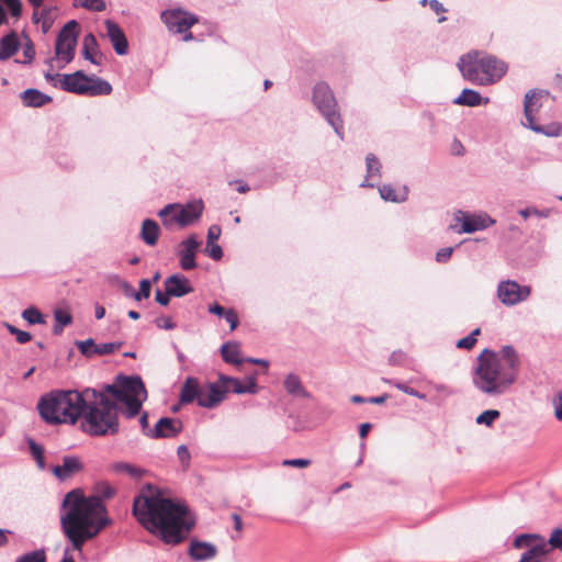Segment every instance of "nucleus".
<instances>
[{
	"label": "nucleus",
	"mask_w": 562,
	"mask_h": 562,
	"mask_svg": "<svg viewBox=\"0 0 562 562\" xmlns=\"http://www.w3.org/2000/svg\"><path fill=\"white\" fill-rule=\"evenodd\" d=\"M40 415L48 424H75L87 409L81 427L91 436L115 435L119 431L116 405L95 389L56 391L41 398Z\"/></svg>",
	"instance_id": "1"
},
{
	"label": "nucleus",
	"mask_w": 562,
	"mask_h": 562,
	"mask_svg": "<svg viewBox=\"0 0 562 562\" xmlns=\"http://www.w3.org/2000/svg\"><path fill=\"white\" fill-rule=\"evenodd\" d=\"M133 514L148 531H159L168 544L180 543L195 524L194 516L186 505L162 497L150 485L135 497Z\"/></svg>",
	"instance_id": "2"
},
{
	"label": "nucleus",
	"mask_w": 562,
	"mask_h": 562,
	"mask_svg": "<svg viewBox=\"0 0 562 562\" xmlns=\"http://www.w3.org/2000/svg\"><path fill=\"white\" fill-rule=\"evenodd\" d=\"M112 520L101 497L86 496L81 490L68 492L61 503L60 528L71 549L82 551Z\"/></svg>",
	"instance_id": "3"
},
{
	"label": "nucleus",
	"mask_w": 562,
	"mask_h": 562,
	"mask_svg": "<svg viewBox=\"0 0 562 562\" xmlns=\"http://www.w3.org/2000/svg\"><path fill=\"white\" fill-rule=\"evenodd\" d=\"M519 358L512 346L499 352L484 349L476 359L474 386L488 396H499L509 391L517 380Z\"/></svg>",
	"instance_id": "4"
},
{
	"label": "nucleus",
	"mask_w": 562,
	"mask_h": 562,
	"mask_svg": "<svg viewBox=\"0 0 562 562\" xmlns=\"http://www.w3.org/2000/svg\"><path fill=\"white\" fill-rule=\"evenodd\" d=\"M458 68L465 80L479 86L493 85L507 71L503 60L477 50L462 55Z\"/></svg>",
	"instance_id": "5"
},
{
	"label": "nucleus",
	"mask_w": 562,
	"mask_h": 562,
	"mask_svg": "<svg viewBox=\"0 0 562 562\" xmlns=\"http://www.w3.org/2000/svg\"><path fill=\"white\" fill-rule=\"evenodd\" d=\"M54 87L89 97L109 95L112 92V86L106 80L97 76H87L82 70L58 76V83L54 82Z\"/></svg>",
	"instance_id": "6"
},
{
	"label": "nucleus",
	"mask_w": 562,
	"mask_h": 562,
	"mask_svg": "<svg viewBox=\"0 0 562 562\" xmlns=\"http://www.w3.org/2000/svg\"><path fill=\"white\" fill-rule=\"evenodd\" d=\"M203 209L202 200H193L184 205L171 203L161 209L158 216L167 228H171L175 224L186 227L201 217Z\"/></svg>",
	"instance_id": "7"
},
{
	"label": "nucleus",
	"mask_w": 562,
	"mask_h": 562,
	"mask_svg": "<svg viewBox=\"0 0 562 562\" xmlns=\"http://www.w3.org/2000/svg\"><path fill=\"white\" fill-rule=\"evenodd\" d=\"M313 102L326 119L327 123L334 128L335 133L342 138V120L337 111V102L329 86L325 82H318L313 90Z\"/></svg>",
	"instance_id": "8"
},
{
	"label": "nucleus",
	"mask_w": 562,
	"mask_h": 562,
	"mask_svg": "<svg viewBox=\"0 0 562 562\" xmlns=\"http://www.w3.org/2000/svg\"><path fill=\"white\" fill-rule=\"evenodd\" d=\"M78 22L71 20L59 31L55 44V58L48 60L50 68H53L55 60L61 63L58 67L63 68L74 59L78 41Z\"/></svg>",
	"instance_id": "9"
},
{
	"label": "nucleus",
	"mask_w": 562,
	"mask_h": 562,
	"mask_svg": "<svg viewBox=\"0 0 562 562\" xmlns=\"http://www.w3.org/2000/svg\"><path fill=\"white\" fill-rule=\"evenodd\" d=\"M100 392L104 393L111 401L125 398H146L147 392L142 379L138 375H119L114 384L105 385ZM117 406V404H115Z\"/></svg>",
	"instance_id": "10"
},
{
	"label": "nucleus",
	"mask_w": 562,
	"mask_h": 562,
	"mask_svg": "<svg viewBox=\"0 0 562 562\" xmlns=\"http://www.w3.org/2000/svg\"><path fill=\"white\" fill-rule=\"evenodd\" d=\"M542 97V92H537L535 90H530L526 93L524 101V113L527 121L526 126L536 133L543 134L549 137L560 136L562 135V124L551 123L543 126L535 123L533 113L538 111V108L540 106L538 101Z\"/></svg>",
	"instance_id": "11"
},
{
	"label": "nucleus",
	"mask_w": 562,
	"mask_h": 562,
	"mask_svg": "<svg viewBox=\"0 0 562 562\" xmlns=\"http://www.w3.org/2000/svg\"><path fill=\"white\" fill-rule=\"evenodd\" d=\"M514 547L525 549L518 562H541L548 552L544 538L538 533H522L515 538Z\"/></svg>",
	"instance_id": "12"
},
{
	"label": "nucleus",
	"mask_w": 562,
	"mask_h": 562,
	"mask_svg": "<svg viewBox=\"0 0 562 562\" xmlns=\"http://www.w3.org/2000/svg\"><path fill=\"white\" fill-rule=\"evenodd\" d=\"M160 20L170 33L180 34L199 23L200 18L182 8H171L160 13Z\"/></svg>",
	"instance_id": "13"
},
{
	"label": "nucleus",
	"mask_w": 562,
	"mask_h": 562,
	"mask_svg": "<svg viewBox=\"0 0 562 562\" xmlns=\"http://www.w3.org/2000/svg\"><path fill=\"white\" fill-rule=\"evenodd\" d=\"M530 292V286L520 285L513 280L501 281L497 286V297L506 306H514L526 301Z\"/></svg>",
	"instance_id": "14"
},
{
	"label": "nucleus",
	"mask_w": 562,
	"mask_h": 562,
	"mask_svg": "<svg viewBox=\"0 0 562 562\" xmlns=\"http://www.w3.org/2000/svg\"><path fill=\"white\" fill-rule=\"evenodd\" d=\"M454 218L462 224L459 233L465 234L485 229L495 223V221L485 213L470 214L461 210L456 212Z\"/></svg>",
	"instance_id": "15"
},
{
	"label": "nucleus",
	"mask_w": 562,
	"mask_h": 562,
	"mask_svg": "<svg viewBox=\"0 0 562 562\" xmlns=\"http://www.w3.org/2000/svg\"><path fill=\"white\" fill-rule=\"evenodd\" d=\"M227 393L225 382L220 380V383H207L200 387L199 406L205 408H213L217 406Z\"/></svg>",
	"instance_id": "16"
},
{
	"label": "nucleus",
	"mask_w": 562,
	"mask_h": 562,
	"mask_svg": "<svg viewBox=\"0 0 562 562\" xmlns=\"http://www.w3.org/2000/svg\"><path fill=\"white\" fill-rule=\"evenodd\" d=\"M201 243L195 235H190L188 238L179 244L177 255L180 259V267L186 270H193L196 268L195 255Z\"/></svg>",
	"instance_id": "17"
},
{
	"label": "nucleus",
	"mask_w": 562,
	"mask_h": 562,
	"mask_svg": "<svg viewBox=\"0 0 562 562\" xmlns=\"http://www.w3.org/2000/svg\"><path fill=\"white\" fill-rule=\"evenodd\" d=\"M181 430V420L170 417H162L157 422L154 429H149L145 434L150 438H173Z\"/></svg>",
	"instance_id": "18"
},
{
	"label": "nucleus",
	"mask_w": 562,
	"mask_h": 562,
	"mask_svg": "<svg viewBox=\"0 0 562 562\" xmlns=\"http://www.w3.org/2000/svg\"><path fill=\"white\" fill-rule=\"evenodd\" d=\"M106 36L109 37L117 55H126L128 52V42L117 23L112 20H105Z\"/></svg>",
	"instance_id": "19"
},
{
	"label": "nucleus",
	"mask_w": 562,
	"mask_h": 562,
	"mask_svg": "<svg viewBox=\"0 0 562 562\" xmlns=\"http://www.w3.org/2000/svg\"><path fill=\"white\" fill-rule=\"evenodd\" d=\"M165 290L175 297L184 296L193 291L189 279L176 273L165 280Z\"/></svg>",
	"instance_id": "20"
},
{
	"label": "nucleus",
	"mask_w": 562,
	"mask_h": 562,
	"mask_svg": "<svg viewBox=\"0 0 562 562\" xmlns=\"http://www.w3.org/2000/svg\"><path fill=\"white\" fill-rule=\"evenodd\" d=\"M82 468V462L78 457L66 456L63 458V464L53 467L52 471L58 480L66 481L80 472Z\"/></svg>",
	"instance_id": "21"
},
{
	"label": "nucleus",
	"mask_w": 562,
	"mask_h": 562,
	"mask_svg": "<svg viewBox=\"0 0 562 562\" xmlns=\"http://www.w3.org/2000/svg\"><path fill=\"white\" fill-rule=\"evenodd\" d=\"M188 553L194 561H205L213 559L217 553V549L210 542L192 540Z\"/></svg>",
	"instance_id": "22"
},
{
	"label": "nucleus",
	"mask_w": 562,
	"mask_h": 562,
	"mask_svg": "<svg viewBox=\"0 0 562 562\" xmlns=\"http://www.w3.org/2000/svg\"><path fill=\"white\" fill-rule=\"evenodd\" d=\"M20 99L26 108H41L53 100L48 94H45L34 88H30L21 92Z\"/></svg>",
	"instance_id": "23"
},
{
	"label": "nucleus",
	"mask_w": 562,
	"mask_h": 562,
	"mask_svg": "<svg viewBox=\"0 0 562 562\" xmlns=\"http://www.w3.org/2000/svg\"><path fill=\"white\" fill-rule=\"evenodd\" d=\"M200 387L201 385H199L198 379L192 376L187 378L181 387L180 402L182 404H189L193 401L199 403Z\"/></svg>",
	"instance_id": "24"
},
{
	"label": "nucleus",
	"mask_w": 562,
	"mask_h": 562,
	"mask_svg": "<svg viewBox=\"0 0 562 562\" xmlns=\"http://www.w3.org/2000/svg\"><path fill=\"white\" fill-rule=\"evenodd\" d=\"M454 104L465 106H477L481 104H487L488 98H483L477 91L472 89H463L458 98L454 99Z\"/></svg>",
	"instance_id": "25"
},
{
	"label": "nucleus",
	"mask_w": 562,
	"mask_h": 562,
	"mask_svg": "<svg viewBox=\"0 0 562 562\" xmlns=\"http://www.w3.org/2000/svg\"><path fill=\"white\" fill-rule=\"evenodd\" d=\"M160 227L154 220L146 218L143 221L140 229V238L148 246H155L158 241Z\"/></svg>",
	"instance_id": "26"
},
{
	"label": "nucleus",
	"mask_w": 562,
	"mask_h": 562,
	"mask_svg": "<svg viewBox=\"0 0 562 562\" xmlns=\"http://www.w3.org/2000/svg\"><path fill=\"white\" fill-rule=\"evenodd\" d=\"M221 381L225 382V385L227 386V392L229 390L236 394H245V393L255 394L257 392V384L254 380H250L247 384H243L236 378H229V376L222 375Z\"/></svg>",
	"instance_id": "27"
},
{
	"label": "nucleus",
	"mask_w": 562,
	"mask_h": 562,
	"mask_svg": "<svg viewBox=\"0 0 562 562\" xmlns=\"http://www.w3.org/2000/svg\"><path fill=\"white\" fill-rule=\"evenodd\" d=\"M19 40L15 33H10L0 41V60H7L19 49Z\"/></svg>",
	"instance_id": "28"
},
{
	"label": "nucleus",
	"mask_w": 562,
	"mask_h": 562,
	"mask_svg": "<svg viewBox=\"0 0 562 562\" xmlns=\"http://www.w3.org/2000/svg\"><path fill=\"white\" fill-rule=\"evenodd\" d=\"M283 385H284L285 391L293 396H299V397H308L310 396L308 392L303 386L301 379L299 378V375H296L294 373H290L285 376Z\"/></svg>",
	"instance_id": "29"
},
{
	"label": "nucleus",
	"mask_w": 562,
	"mask_h": 562,
	"mask_svg": "<svg viewBox=\"0 0 562 562\" xmlns=\"http://www.w3.org/2000/svg\"><path fill=\"white\" fill-rule=\"evenodd\" d=\"M367 176L366 180L361 183V187H373V183L369 182L370 178L380 177L382 165L380 160L373 154H368L366 157Z\"/></svg>",
	"instance_id": "30"
},
{
	"label": "nucleus",
	"mask_w": 562,
	"mask_h": 562,
	"mask_svg": "<svg viewBox=\"0 0 562 562\" xmlns=\"http://www.w3.org/2000/svg\"><path fill=\"white\" fill-rule=\"evenodd\" d=\"M98 52V42L92 33L87 34L82 42V55L85 59L89 60L94 65H99L100 60L94 57Z\"/></svg>",
	"instance_id": "31"
},
{
	"label": "nucleus",
	"mask_w": 562,
	"mask_h": 562,
	"mask_svg": "<svg viewBox=\"0 0 562 562\" xmlns=\"http://www.w3.org/2000/svg\"><path fill=\"white\" fill-rule=\"evenodd\" d=\"M380 195L383 200L394 202V203H401L407 200V188L405 187L402 192H396L393 187L389 184H384L379 188Z\"/></svg>",
	"instance_id": "32"
},
{
	"label": "nucleus",
	"mask_w": 562,
	"mask_h": 562,
	"mask_svg": "<svg viewBox=\"0 0 562 562\" xmlns=\"http://www.w3.org/2000/svg\"><path fill=\"white\" fill-rule=\"evenodd\" d=\"M55 325L53 327L54 335H60L64 331V327L72 323V316L69 311L64 308H56L54 311Z\"/></svg>",
	"instance_id": "33"
},
{
	"label": "nucleus",
	"mask_w": 562,
	"mask_h": 562,
	"mask_svg": "<svg viewBox=\"0 0 562 562\" xmlns=\"http://www.w3.org/2000/svg\"><path fill=\"white\" fill-rule=\"evenodd\" d=\"M221 353L224 361L227 363H241V359L239 358V346L236 342H225L221 348Z\"/></svg>",
	"instance_id": "34"
},
{
	"label": "nucleus",
	"mask_w": 562,
	"mask_h": 562,
	"mask_svg": "<svg viewBox=\"0 0 562 562\" xmlns=\"http://www.w3.org/2000/svg\"><path fill=\"white\" fill-rule=\"evenodd\" d=\"M113 469L115 472L125 473L133 479H139L145 473L143 469L127 462H117L113 465Z\"/></svg>",
	"instance_id": "35"
},
{
	"label": "nucleus",
	"mask_w": 562,
	"mask_h": 562,
	"mask_svg": "<svg viewBox=\"0 0 562 562\" xmlns=\"http://www.w3.org/2000/svg\"><path fill=\"white\" fill-rule=\"evenodd\" d=\"M75 8H83L92 12H102L106 9L105 0H75Z\"/></svg>",
	"instance_id": "36"
},
{
	"label": "nucleus",
	"mask_w": 562,
	"mask_h": 562,
	"mask_svg": "<svg viewBox=\"0 0 562 562\" xmlns=\"http://www.w3.org/2000/svg\"><path fill=\"white\" fill-rule=\"evenodd\" d=\"M145 398H125V400H114L115 402H121L125 404V414L128 418L136 416L140 408L142 403Z\"/></svg>",
	"instance_id": "37"
},
{
	"label": "nucleus",
	"mask_w": 562,
	"mask_h": 562,
	"mask_svg": "<svg viewBox=\"0 0 562 562\" xmlns=\"http://www.w3.org/2000/svg\"><path fill=\"white\" fill-rule=\"evenodd\" d=\"M22 318L30 325L45 324L44 315L34 306L25 308L22 312Z\"/></svg>",
	"instance_id": "38"
},
{
	"label": "nucleus",
	"mask_w": 562,
	"mask_h": 562,
	"mask_svg": "<svg viewBox=\"0 0 562 562\" xmlns=\"http://www.w3.org/2000/svg\"><path fill=\"white\" fill-rule=\"evenodd\" d=\"M29 448L31 454L36 461L37 467L41 470L45 469V458H44V449L42 446L37 445L33 439H29Z\"/></svg>",
	"instance_id": "39"
},
{
	"label": "nucleus",
	"mask_w": 562,
	"mask_h": 562,
	"mask_svg": "<svg viewBox=\"0 0 562 562\" xmlns=\"http://www.w3.org/2000/svg\"><path fill=\"white\" fill-rule=\"evenodd\" d=\"M501 416L499 411L497 409H487L481 413L476 417V424L479 425H485L487 427H491L493 423Z\"/></svg>",
	"instance_id": "40"
},
{
	"label": "nucleus",
	"mask_w": 562,
	"mask_h": 562,
	"mask_svg": "<svg viewBox=\"0 0 562 562\" xmlns=\"http://www.w3.org/2000/svg\"><path fill=\"white\" fill-rule=\"evenodd\" d=\"M546 544H547V548H548V551H550V549H558V550H562V528H558V529H554L549 539L546 540ZM549 552L546 553V555L548 554Z\"/></svg>",
	"instance_id": "41"
},
{
	"label": "nucleus",
	"mask_w": 562,
	"mask_h": 562,
	"mask_svg": "<svg viewBox=\"0 0 562 562\" xmlns=\"http://www.w3.org/2000/svg\"><path fill=\"white\" fill-rule=\"evenodd\" d=\"M15 562H46L44 550H35L19 557Z\"/></svg>",
	"instance_id": "42"
},
{
	"label": "nucleus",
	"mask_w": 562,
	"mask_h": 562,
	"mask_svg": "<svg viewBox=\"0 0 562 562\" xmlns=\"http://www.w3.org/2000/svg\"><path fill=\"white\" fill-rule=\"evenodd\" d=\"M122 346V342H105L97 345L95 349H93V356L95 355H110L114 352L115 350L120 349Z\"/></svg>",
	"instance_id": "43"
},
{
	"label": "nucleus",
	"mask_w": 562,
	"mask_h": 562,
	"mask_svg": "<svg viewBox=\"0 0 562 562\" xmlns=\"http://www.w3.org/2000/svg\"><path fill=\"white\" fill-rule=\"evenodd\" d=\"M480 334V328L474 329L469 336L458 340L457 347L461 349H471L476 342V336Z\"/></svg>",
	"instance_id": "44"
},
{
	"label": "nucleus",
	"mask_w": 562,
	"mask_h": 562,
	"mask_svg": "<svg viewBox=\"0 0 562 562\" xmlns=\"http://www.w3.org/2000/svg\"><path fill=\"white\" fill-rule=\"evenodd\" d=\"M76 346L80 350L82 355L86 357H93V349H95L97 344L92 338L82 340V341H76Z\"/></svg>",
	"instance_id": "45"
},
{
	"label": "nucleus",
	"mask_w": 562,
	"mask_h": 562,
	"mask_svg": "<svg viewBox=\"0 0 562 562\" xmlns=\"http://www.w3.org/2000/svg\"><path fill=\"white\" fill-rule=\"evenodd\" d=\"M519 214L526 220L530 215H536L539 217H549L551 214V211L549 209L546 210H538L536 207H526L519 211Z\"/></svg>",
	"instance_id": "46"
},
{
	"label": "nucleus",
	"mask_w": 562,
	"mask_h": 562,
	"mask_svg": "<svg viewBox=\"0 0 562 562\" xmlns=\"http://www.w3.org/2000/svg\"><path fill=\"white\" fill-rule=\"evenodd\" d=\"M151 284L147 279H143L139 282V291L134 294V299L136 301H140L142 299H147L150 295Z\"/></svg>",
	"instance_id": "47"
},
{
	"label": "nucleus",
	"mask_w": 562,
	"mask_h": 562,
	"mask_svg": "<svg viewBox=\"0 0 562 562\" xmlns=\"http://www.w3.org/2000/svg\"><path fill=\"white\" fill-rule=\"evenodd\" d=\"M392 383H393V385L397 390L404 392L405 394H408L411 396H415V397L420 398V400H425L426 398L425 394L418 392L417 390H415L413 387H409L408 385H406V384H404L402 382H392Z\"/></svg>",
	"instance_id": "48"
},
{
	"label": "nucleus",
	"mask_w": 562,
	"mask_h": 562,
	"mask_svg": "<svg viewBox=\"0 0 562 562\" xmlns=\"http://www.w3.org/2000/svg\"><path fill=\"white\" fill-rule=\"evenodd\" d=\"M311 464L310 459H285L282 461L283 467H293V468H307Z\"/></svg>",
	"instance_id": "49"
},
{
	"label": "nucleus",
	"mask_w": 562,
	"mask_h": 562,
	"mask_svg": "<svg viewBox=\"0 0 562 562\" xmlns=\"http://www.w3.org/2000/svg\"><path fill=\"white\" fill-rule=\"evenodd\" d=\"M205 251L213 260H220L223 257V250L221 246L214 243L210 246L206 245Z\"/></svg>",
	"instance_id": "50"
},
{
	"label": "nucleus",
	"mask_w": 562,
	"mask_h": 562,
	"mask_svg": "<svg viewBox=\"0 0 562 562\" xmlns=\"http://www.w3.org/2000/svg\"><path fill=\"white\" fill-rule=\"evenodd\" d=\"M554 416L562 422V390L553 398Z\"/></svg>",
	"instance_id": "51"
},
{
	"label": "nucleus",
	"mask_w": 562,
	"mask_h": 562,
	"mask_svg": "<svg viewBox=\"0 0 562 562\" xmlns=\"http://www.w3.org/2000/svg\"><path fill=\"white\" fill-rule=\"evenodd\" d=\"M8 10L13 16H20L22 12V3L20 0H9L4 2Z\"/></svg>",
	"instance_id": "52"
},
{
	"label": "nucleus",
	"mask_w": 562,
	"mask_h": 562,
	"mask_svg": "<svg viewBox=\"0 0 562 562\" xmlns=\"http://www.w3.org/2000/svg\"><path fill=\"white\" fill-rule=\"evenodd\" d=\"M452 252H453V248L452 247L441 248L436 254V260L438 262H447L450 259Z\"/></svg>",
	"instance_id": "53"
},
{
	"label": "nucleus",
	"mask_w": 562,
	"mask_h": 562,
	"mask_svg": "<svg viewBox=\"0 0 562 562\" xmlns=\"http://www.w3.org/2000/svg\"><path fill=\"white\" fill-rule=\"evenodd\" d=\"M225 321L229 324L232 330H234L238 326V315L233 310H227V313L224 315Z\"/></svg>",
	"instance_id": "54"
},
{
	"label": "nucleus",
	"mask_w": 562,
	"mask_h": 562,
	"mask_svg": "<svg viewBox=\"0 0 562 562\" xmlns=\"http://www.w3.org/2000/svg\"><path fill=\"white\" fill-rule=\"evenodd\" d=\"M156 326L158 328H162V329H167V330H170V329H173L176 327V324L172 322V319L170 317H158L156 321Z\"/></svg>",
	"instance_id": "55"
},
{
	"label": "nucleus",
	"mask_w": 562,
	"mask_h": 562,
	"mask_svg": "<svg viewBox=\"0 0 562 562\" xmlns=\"http://www.w3.org/2000/svg\"><path fill=\"white\" fill-rule=\"evenodd\" d=\"M221 235V228L220 226L217 225H212L210 228H209V232H207V246H210L211 244L214 243V240L218 239Z\"/></svg>",
	"instance_id": "56"
},
{
	"label": "nucleus",
	"mask_w": 562,
	"mask_h": 562,
	"mask_svg": "<svg viewBox=\"0 0 562 562\" xmlns=\"http://www.w3.org/2000/svg\"><path fill=\"white\" fill-rule=\"evenodd\" d=\"M170 296L172 295L168 294L166 290L165 292L159 289L156 290L155 299L160 305L167 306L169 304Z\"/></svg>",
	"instance_id": "57"
},
{
	"label": "nucleus",
	"mask_w": 562,
	"mask_h": 562,
	"mask_svg": "<svg viewBox=\"0 0 562 562\" xmlns=\"http://www.w3.org/2000/svg\"><path fill=\"white\" fill-rule=\"evenodd\" d=\"M177 454L182 463H188L190 460V452L187 446L181 445L178 447Z\"/></svg>",
	"instance_id": "58"
},
{
	"label": "nucleus",
	"mask_w": 562,
	"mask_h": 562,
	"mask_svg": "<svg viewBox=\"0 0 562 562\" xmlns=\"http://www.w3.org/2000/svg\"><path fill=\"white\" fill-rule=\"evenodd\" d=\"M209 312L220 317H224V315L227 313V310H225L222 305L214 303L209 306Z\"/></svg>",
	"instance_id": "59"
},
{
	"label": "nucleus",
	"mask_w": 562,
	"mask_h": 562,
	"mask_svg": "<svg viewBox=\"0 0 562 562\" xmlns=\"http://www.w3.org/2000/svg\"><path fill=\"white\" fill-rule=\"evenodd\" d=\"M14 336L19 344H26L32 339V336L30 333L21 330V329H19V331Z\"/></svg>",
	"instance_id": "60"
},
{
	"label": "nucleus",
	"mask_w": 562,
	"mask_h": 562,
	"mask_svg": "<svg viewBox=\"0 0 562 562\" xmlns=\"http://www.w3.org/2000/svg\"><path fill=\"white\" fill-rule=\"evenodd\" d=\"M23 54H24V57H25L24 63H31L33 60L34 56H35V50L33 48V45L32 44L26 45L24 47Z\"/></svg>",
	"instance_id": "61"
},
{
	"label": "nucleus",
	"mask_w": 562,
	"mask_h": 562,
	"mask_svg": "<svg viewBox=\"0 0 562 562\" xmlns=\"http://www.w3.org/2000/svg\"><path fill=\"white\" fill-rule=\"evenodd\" d=\"M429 5L431 10L437 14L446 12V9L443 8L442 3H440L438 0H429Z\"/></svg>",
	"instance_id": "62"
},
{
	"label": "nucleus",
	"mask_w": 562,
	"mask_h": 562,
	"mask_svg": "<svg viewBox=\"0 0 562 562\" xmlns=\"http://www.w3.org/2000/svg\"><path fill=\"white\" fill-rule=\"evenodd\" d=\"M371 427H372V426H371V424H370V423H363V424H361V425H360V428H359V435H360V437H361V438H364V437L368 435V432L370 431Z\"/></svg>",
	"instance_id": "63"
},
{
	"label": "nucleus",
	"mask_w": 562,
	"mask_h": 562,
	"mask_svg": "<svg viewBox=\"0 0 562 562\" xmlns=\"http://www.w3.org/2000/svg\"><path fill=\"white\" fill-rule=\"evenodd\" d=\"M232 519L234 520V528L237 531H240L243 529V521L240 516L238 514H233Z\"/></svg>",
	"instance_id": "64"
}]
</instances>
